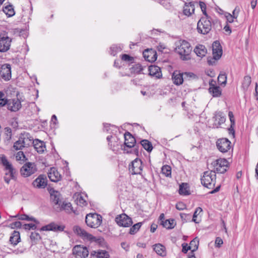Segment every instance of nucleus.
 Returning a JSON list of instances; mask_svg holds the SVG:
<instances>
[{
  "mask_svg": "<svg viewBox=\"0 0 258 258\" xmlns=\"http://www.w3.org/2000/svg\"><path fill=\"white\" fill-rule=\"evenodd\" d=\"M10 104H11V99H8L7 97L3 98L2 99L0 100V109L6 106L7 107Z\"/></svg>",
  "mask_w": 258,
  "mask_h": 258,
  "instance_id": "47",
  "label": "nucleus"
},
{
  "mask_svg": "<svg viewBox=\"0 0 258 258\" xmlns=\"http://www.w3.org/2000/svg\"><path fill=\"white\" fill-rule=\"evenodd\" d=\"M0 75L6 81L10 80L12 77L11 66L9 63H5L0 67Z\"/></svg>",
  "mask_w": 258,
  "mask_h": 258,
  "instance_id": "16",
  "label": "nucleus"
},
{
  "mask_svg": "<svg viewBox=\"0 0 258 258\" xmlns=\"http://www.w3.org/2000/svg\"><path fill=\"white\" fill-rule=\"evenodd\" d=\"M102 222V216L97 213L87 214L85 218V223L91 228L99 226Z\"/></svg>",
  "mask_w": 258,
  "mask_h": 258,
  "instance_id": "5",
  "label": "nucleus"
},
{
  "mask_svg": "<svg viewBox=\"0 0 258 258\" xmlns=\"http://www.w3.org/2000/svg\"><path fill=\"white\" fill-rule=\"evenodd\" d=\"M148 75L157 79L162 78V74L160 67L156 65H150L148 67Z\"/></svg>",
  "mask_w": 258,
  "mask_h": 258,
  "instance_id": "21",
  "label": "nucleus"
},
{
  "mask_svg": "<svg viewBox=\"0 0 258 258\" xmlns=\"http://www.w3.org/2000/svg\"><path fill=\"white\" fill-rule=\"evenodd\" d=\"M21 241L20 233L18 231L14 230L10 237L9 242L15 246Z\"/></svg>",
  "mask_w": 258,
  "mask_h": 258,
  "instance_id": "28",
  "label": "nucleus"
},
{
  "mask_svg": "<svg viewBox=\"0 0 258 258\" xmlns=\"http://www.w3.org/2000/svg\"><path fill=\"white\" fill-rule=\"evenodd\" d=\"M175 207L178 210L181 211L185 209L186 205L182 202H179L176 204Z\"/></svg>",
  "mask_w": 258,
  "mask_h": 258,
  "instance_id": "60",
  "label": "nucleus"
},
{
  "mask_svg": "<svg viewBox=\"0 0 258 258\" xmlns=\"http://www.w3.org/2000/svg\"><path fill=\"white\" fill-rule=\"evenodd\" d=\"M227 76L225 72H220L218 77V83L222 87H225L227 84Z\"/></svg>",
  "mask_w": 258,
  "mask_h": 258,
  "instance_id": "34",
  "label": "nucleus"
},
{
  "mask_svg": "<svg viewBox=\"0 0 258 258\" xmlns=\"http://www.w3.org/2000/svg\"><path fill=\"white\" fill-rule=\"evenodd\" d=\"M1 156L0 164L2 165L4 167L5 170L8 171V172L5 173V175H9L10 177L11 178H12V180H14L15 181H17V170L14 167L12 164L8 161V159L5 155L2 154Z\"/></svg>",
  "mask_w": 258,
  "mask_h": 258,
  "instance_id": "3",
  "label": "nucleus"
},
{
  "mask_svg": "<svg viewBox=\"0 0 258 258\" xmlns=\"http://www.w3.org/2000/svg\"><path fill=\"white\" fill-rule=\"evenodd\" d=\"M73 230L74 232L78 236L82 237L84 240H87L90 233H88L84 229L81 228L78 225L73 226Z\"/></svg>",
  "mask_w": 258,
  "mask_h": 258,
  "instance_id": "23",
  "label": "nucleus"
},
{
  "mask_svg": "<svg viewBox=\"0 0 258 258\" xmlns=\"http://www.w3.org/2000/svg\"><path fill=\"white\" fill-rule=\"evenodd\" d=\"M161 172L166 177L171 176V168L170 166L166 165H163L161 168Z\"/></svg>",
  "mask_w": 258,
  "mask_h": 258,
  "instance_id": "41",
  "label": "nucleus"
},
{
  "mask_svg": "<svg viewBox=\"0 0 258 258\" xmlns=\"http://www.w3.org/2000/svg\"><path fill=\"white\" fill-rule=\"evenodd\" d=\"M30 238L32 242L31 246L37 244L38 241L42 240L41 236L39 233L36 231L31 232Z\"/></svg>",
  "mask_w": 258,
  "mask_h": 258,
  "instance_id": "35",
  "label": "nucleus"
},
{
  "mask_svg": "<svg viewBox=\"0 0 258 258\" xmlns=\"http://www.w3.org/2000/svg\"><path fill=\"white\" fill-rule=\"evenodd\" d=\"M37 171L35 162H27L20 168V173L22 176L27 177L35 173Z\"/></svg>",
  "mask_w": 258,
  "mask_h": 258,
  "instance_id": "7",
  "label": "nucleus"
},
{
  "mask_svg": "<svg viewBox=\"0 0 258 258\" xmlns=\"http://www.w3.org/2000/svg\"><path fill=\"white\" fill-rule=\"evenodd\" d=\"M223 241L222 239L220 237H217L215 239V247L220 248L221 245L223 244Z\"/></svg>",
  "mask_w": 258,
  "mask_h": 258,
  "instance_id": "63",
  "label": "nucleus"
},
{
  "mask_svg": "<svg viewBox=\"0 0 258 258\" xmlns=\"http://www.w3.org/2000/svg\"><path fill=\"white\" fill-rule=\"evenodd\" d=\"M237 8V7H236L235 8V9L233 11L232 14H231L230 13H228V12H225V17H226V18L230 17L233 19H236L238 17V14H235V11H236Z\"/></svg>",
  "mask_w": 258,
  "mask_h": 258,
  "instance_id": "57",
  "label": "nucleus"
},
{
  "mask_svg": "<svg viewBox=\"0 0 258 258\" xmlns=\"http://www.w3.org/2000/svg\"><path fill=\"white\" fill-rule=\"evenodd\" d=\"M124 66V63H123L122 61L116 59L114 61L113 66L118 69H120L121 67Z\"/></svg>",
  "mask_w": 258,
  "mask_h": 258,
  "instance_id": "62",
  "label": "nucleus"
},
{
  "mask_svg": "<svg viewBox=\"0 0 258 258\" xmlns=\"http://www.w3.org/2000/svg\"><path fill=\"white\" fill-rule=\"evenodd\" d=\"M235 123H230V127L227 128L229 134L231 135L234 138L235 137Z\"/></svg>",
  "mask_w": 258,
  "mask_h": 258,
  "instance_id": "55",
  "label": "nucleus"
},
{
  "mask_svg": "<svg viewBox=\"0 0 258 258\" xmlns=\"http://www.w3.org/2000/svg\"><path fill=\"white\" fill-rule=\"evenodd\" d=\"M165 215L164 213H161L158 219V223L161 225L162 227H166V222L165 221Z\"/></svg>",
  "mask_w": 258,
  "mask_h": 258,
  "instance_id": "52",
  "label": "nucleus"
},
{
  "mask_svg": "<svg viewBox=\"0 0 258 258\" xmlns=\"http://www.w3.org/2000/svg\"><path fill=\"white\" fill-rule=\"evenodd\" d=\"M144 222V221L140 222L136 224H135L134 225L132 224L129 229L128 233L131 235H134L136 234L138 232V231H139Z\"/></svg>",
  "mask_w": 258,
  "mask_h": 258,
  "instance_id": "37",
  "label": "nucleus"
},
{
  "mask_svg": "<svg viewBox=\"0 0 258 258\" xmlns=\"http://www.w3.org/2000/svg\"><path fill=\"white\" fill-rule=\"evenodd\" d=\"M2 8L3 12L8 18L12 17L15 15V11L13 5L10 2H7Z\"/></svg>",
  "mask_w": 258,
  "mask_h": 258,
  "instance_id": "24",
  "label": "nucleus"
},
{
  "mask_svg": "<svg viewBox=\"0 0 258 258\" xmlns=\"http://www.w3.org/2000/svg\"><path fill=\"white\" fill-rule=\"evenodd\" d=\"M33 146L39 154H42L46 150L45 142L38 139H35L32 142Z\"/></svg>",
  "mask_w": 258,
  "mask_h": 258,
  "instance_id": "22",
  "label": "nucleus"
},
{
  "mask_svg": "<svg viewBox=\"0 0 258 258\" xmlns=\"http://www.w3.org/2000/svg\"><path fill=\"white\" fill-rule=\"evenodd\" d=\"M23 228L26 231H29L31 230H39V228H38L36 224H34L33 223H26L23 225Z\"/></svg>",
  "mask_w": 258,
  "mask_h": 258,
  "instance_id": "43",
  "label": "nucleus"
},
{
  "mask_svg": "<svg viewBox=\"0 0 258 258\" xmlns=\"http://www.w3.org/2000/svg\"><path fill=\"white\" fill-rule=\"evenodd\" d=\"M153 249L159 255L164 257L166 255L165 247L162 244L157 243L153 245Z\"/></svg>",
  "mask_w": 258,
  "mask_h": 258,
  "instance_id": "30",
  "label": "nucleus"
},
{
  "mask_svg": "<svg viewBox=\"0 0 258 258\" xmlns=\"http://www.w3.org/2000/svg\"><path fill=\"white\" fill-rule=\"evenodd\" d=\"M72 253L77 258H86L89 253L88 248L82 245H76L73 248Z\"/></svg>",
  "mask_w": 258,
  "mask_h": 258,
  "instance_id": "13",
  "label": "nucleus"
},
{
  "mask_svg": "<svg viewBox=\"0 0 258 258\" xmlns=\"http://www.w3.org/2000/svg\"><path fill=\"white\" fill-rule=\"evenodd\" d=\"M197 31L199 33L203 35L208 34L212 30V23L209 21H201V19L199 20L197 23Z\"/></svg>",
  "mask_w": 258,
  "mask_h": 258,
  "instance_id": "12",
  "label": "nucleus"
},
{
  "mask_svg": "<svg viewBox=\"0 0 258 258\" xmlns=\"http://www.w3.org/2000/svg\"><path fill=\"white\" fill-rule=\"evenodd\" d=\"M32 218L33 216H30L29 215L26 214H23L20 215V216L19 217V220H25L27 221H31Z\"/></svg>",
  "mask_w": 258,
  "mask_h": 258,
  "instance_id": "58",
  "label": "nucleus"
},
{
  "mask_svg": "<svg viewBox=\"0 0 258 258\" xmlns=\"http://www.w3.org/2000/svg\"><path fill=\"white\" fill-rule=\"evenodd\" d=\"M47 174L49 180L52 182H57L62 179L61 175L58 172L57 169L54 167L50 168Z\"/></svg>",
  "mask_w": 258,
  "mask_h": 258,
  "instance_id": "19",
  "label": "nucleus"
},
{
  "mask_svg": "<svg viewBox=\"0 0 258 258\" xmlns=\"http://www.w3.org/2000/svg\"><path fill=\"white\" fill-rule=\"evenodd\" d=\"M178 53L181 56L182 60H188L191 59L190 53L192 48L188 42L185 40H182L180 46H178Z\"/></svg>",
  "mask_w": 258,
  "mask_h": 258,
  "instance_id": "6",
  "label": "nucleus"
},
{
  "mask_svg": "<svg viewBox=\"0 0 258 258\" xmlns=\"http://www.w3.org/2000/svg\"><path fill=\"white\" fill-rule=\"evenodd\" d=\"M183 75L184 76L183 78L185 80H189L190 78L195 79L197 77V75L192 72H183Z\"/></svg>",
  "mask_w": 258,
  "mask_h": 258,
  "instance_id": "50",
  "label": "nucleus"
},
{
  "mask_svg": "<svg viewBox=\"0 0 258 258\" xmlns=\"http://www.w3.org/2000/svg\"><path fill=\"white\" fill-rule=\"evenodd\" d=\"M121 60L123 63L127 64L128 66L135 63V57L129 54L123 53L120 55Z\"/></svg>",
  "mask_w": 258,
  "mask_h": 258,
  "instance_id": "31",
  "label": "nucleus"
},
{
  "mask_svg": "<svg viewBox=\"0 0 258 258\" xmlns=\"http://www.w3.org/2000/svg\"><path fill=\"white\" fill-rule=\"evenodd\" d=\"M213 56L207 57V63L209 66H213L216 64L217 61L219 60L223 54L222 47L219 40H215L212 44Z\"/></svg>",
  "mask_w": 258,
  "mask_h": 258,
  "instance_id": "2",
  "label": "nucleus"
},
{
  "mask_svg": "<svg viewBox=\"0 0 258 258\" xmlns=\"http://www.w3.org/2000/svg\"><path fill=\"white\" fill-rule=\"evenodd\" d=\"M20 134H22V137H24V141H25L26 139L28 140L29 141L33 142V141H34L33 138L31 136V135L29 133L23 132V133H21Z\"/></svg>",
  "mask_w": 258,
  "mask_h": 258,
  "instance_id": "59",
  "label": "nucleus"
},
{
  "mask_svg": "<svg viewBox=\"0 0 258 258\" xmlns=\"http://www.w3.org/2000/svg\"><path fill=\"white\" fill-rule=\"evenodd\" d=\"M171 79L174 85H182L184 82L183 72H181L180 70H175L172 74Z\"/></svg>",
  "mask_w": 258,
  "mask_h": 258,
  "instance_id": "20",
  "label": "nucleus"
},
{
  "mask_svg": "<svg viewBox=\"0 0 258 258\" xmlns=\"http://www.w3.org/2000/svg\"><path fill=\"white\" fill-rule=\"evenodd\" d=\"M97 258H110L108 252L105 250L98 249Z\"/></svg>",
  "mask_w": 258,
  "mask_h": 258,
  "instance_id": "45",
  "label": "nucleus"
},
{
  "mask_svg": "<svg viewBox=\"0 0 258 258\" xmlns=\"http://www.w3.org/2000/svg\"><path fill=\"white\" fill-rule=\"evenodd\" d=\"M199 3L203 14H205V12H207L206 4L202 1H199Z\"/></svg>",
  "mask_w": 258,
  "mask_h": 258,
  "instance_id": "64",
  "label": "nucleus"
},
{
  "mask_svg": "<svg viewBox=\"0 0 258 258\" xmlns=\"http://www.w3.org/2000/svg\"><path fill=\"white\" fill-rule=\"evenodd\" d=\"M199 245V239L197 237L194 238L189 243V246H191V248L193 246L194 249H198Z\"/></svg>",
  "mask_w": 258,
  "mask_h": 258,
  "instance_id": "53",
  "label": "nucleus"
},
{
  "mask_svg": "<svg viewBox=\"0 0 258 258\" xmlns=\"http://www.w3.org/2000/svg\"><path fill=\"white\" fill-rule=\"evenodd\" d=\"M110 54L115 56L117 52L122 50V48L120 46L113 44L110 47Z\"/></svg>",
  "mask_w": 258,
  "mask_h": 258,
  "instance_id": "44",
  "label": "nucleus"
},
{
  "mask_svg": "<svg viewBox=\"0 0 258 258\" xmlns=\"http://www.w3.org/2000/svg\"><path fill=\"white\" fill-rule=\"evenodd\" d=\"M124 142L121 145V149L123 151L124 154H135L137 157L141 155L143 149L141 148L139 151V144L137 142L135 137L128 131H126L123 135Z\"/></svg>",
  "mask_w": 258,
  "mask_h": 258,
  "instance_id": "1",
  "label": "nucleus"
},
{
  "mask_svg": "<svg viewBox=\"0 0 258 258\" xmlns=\"http://www.w3.org/2000/svg\"><path fill=\"white\" fill-rule=\"evenodd\" d=\"M9 227H10L11 229H19L23 227L22 223L20 221H15L14 222H12L10 224L9 226Z\"/></svg>",
  "mask_w": 258,
  "mask_h": 258,
  "instance_id": "54",
  "label": "nucleus"
},
{
  "mask_svg": "<svg viewBox=\"0 0 258 258\" xmlns=\"http://www.w3.org/2000/svg\"><path fill=\"white\" fill-rule=\"evenodd\" d=\"M209 88L208 91L210 94H211L213 97H219L222 95V89L220 87L217 85L216 81L212 79H210L209 82Z\"/></svg>",
  "mask_w": 258,
  "mask_h": 258,
  "instance_id": "15",
  "label": "nucleus"
},
{
  "mask_svg": "<svg viewBox=\"0 0 258 258\" xmlns=\"http://www.w3.org/2000/svg\"><path fill=\"white\" fill-rule=\"evenodd\" d=\"M61 196L60 193L55 194L53 195L52 198H50V201L54 203L55 205H60V201L59 197Z\"/></svg>",
  "mask_w": 258,
  "mask_h": 258,
  "instance_id": "46",
  "label": "nucleus"
},
{
  "mask_svg": "<svg viewBox=\"0 0 258 258\" xmlns=\"http://www.w3.org/2000/svg\"><path fill=\"white\" fill-rule=\"evenodd\" d=\"M180 216L183 223L191 221V215L190 214L180 213Z\"/></svg>",
  "mask_w": 258,
  "mask_h": 258,
  "instance_id": "51",
  "label": "nucleus"
},
{
  "mask_svg": "<svg viewBox=\"0 0 258 258\" xmlns=\"http://www.w3.org/2000/svg\"><path fill=\"white\" fill-rule=\"evenodd\" d=\"M212 173L211 171H205L201 177V184L209 189L213 188L216 182V175Z\"/></svg>",
  "mask_w": 258,
  "mask_h": 258,
  "instance_id": "4",
  "label": "nucleus"
},
{
  "mask_svg": "<svg viewBox=\"0 0 258 258\" xmlns=\"http://www.w3.org/2000/svg\"><path fill=\"white\" fill-rule=\"evenodd\" d=\"M48 180L46 175L40 174L32 182V185L37 188H45L47 186Z\"/></svg>",
  "mask_w": 258,
  "mask_h": 258,
  "instance_id": "17",
  "label": "nucleus"
},
{
  "mask_svg": "<svg viewBox=\"0 0 258 258\" xmlns=\"http://www.w3.org/2000/svg\"><path fill=\"white\" fill-rule=\"evenodd\" d=\"M194 52L198 56L203 58L207 53V49L205 45L198 44L195 47Z\"/></svg>",
  "mask_w": 258,
  "mask_h": 258,
  "instance_id": "26",
  "label": "nucleus"
},
{
  "mask_svg": "<svg viewBox=\"0 0 258 258\" xmlns=\"http://www.w3.org/2000/svg\"><path fill=\"white\" fill-rule=\"evenodd\" d=\"M199 211V213L202 212L203 211L202 208L199 207L196 209V210L194 213V214L192 215V219L190 221L191 222H194L195 223H199V222L197 221V218L198 215H199L198 212Z\"/></svg>",
  "mask_w": 258,
  "mask_h": 258,
  "instance_id": "49",
  "label": "nucleus"
},
{
  "mask_svg": "<svg viewBox=\"0 0 258 258\" xmlns=\"http://www.w3.org/2000/svg\"><path fill=\"white\" fill-rule=\"evenodd\" d=\"M65 226L63 225H58L54 222H51L49 224L45 225L39 228L40 231H49L62 232L64 231Z\"/></svg>",
  "mask_w": 258,
  "mask_h": 258,
  "instance_id": "14",
  "label": "nucleus"
},
{
  "mask_svg": "<svg viewBox=\"0 0 258 258\" xmlns=\"http://www.w3.org/2000/svg\"><path fill=\"white\" fill-rule=\"evenodd\" d=\"M115 221L119 227H130L133 224L132 218L125 213L116 216Z\"/></svg>",
  "mask_w": 258,
  "mask_h": 258,
  "instance_id": "9",
  "label": "nucleus"
},
{
  "mask_svg": "<svg viewBox=\"0 0 258 258\" xmlns=\"http://www.w3.org/2000/svg\"><path fill=\"white\" fill-rule=\"evenodd\" d=\"M231 141L226 138L217 139L216 145L218 150L222 153H227L231 148Z\"/></svg>",
  "mask_w": 258,
  "mask_h": 258,
  "instance_id": "10",
  "label": "nucleus"
},
{
  "mask_svg": "<svg viewBox=\"0 0 258 258\" xmlns=\"http://www.w3.org/2000/svg\"><path fill=\"white\" fill-rule=\"evenodd\" d=\"M178 193L181 196H189L191 194L188 183L182 182L179 184Z\"/></svg>",
  "mask_w": 258,
  "mask_h": 258,
  "instance_id": "25",
  "label": "nucleus"
},
{
  "mask_svg": "<svg viewBox=\"0 0 258 258\" xmlns=\"http://www.w3.org/2000/svg\"><path fill=\"white\" fill-rule=\"evenodd\" d=\"M128 167L130 170L131 169L132 175L141 174L143 170V161L137 157L130 163Z\"/></svg>",
  "mask_w": 258,
  "mask_h": 258,
  "instance_id": "11",
  "label": "nucleus"
},
{
  "mask_svg": "<svg viewBox=\"0 0 258 258\" xmlns=\"http://www.w3.org/2000/svg\"><path fill=\"white\" fill-rule=\"evenodd\" d=\"M12 38L8 36V32L3 31L0 33V52H5L10 49Z\"/></svg>",
  "mask_w": 258,
  "mask_h": 258,
  "instance_id": "8",
  "label": "nucleus"
},
{
  "mask_svg": "<svg viewBox=\"0 0 258 258\" xmlns=\"http://www.w3.org/2000/svg\"><path fill=\"white\" fill-rule=\"evenodd\" d=\"M217 115H218V123H214L213 124V127H214L215 126L217 128L220 127V125L224 123L226 121V116L223 113V112L219 111L217 113Z\"/></svg>",
  "mask_w": 258,
  "mask_h": 258,
  "instance_id": "36",
  "label": "nucleus"
},
{
  "mask_svg": "<svg viewBox=\"0 0 258 258\" xmlns=\"http://www.w3.org/2000/svg\"><path fill=\"white\" fill-rule=\"evenodd\" d=\"M182 246V250L181 251L183 253H187L188 251L189 250H191V246L188 245V244L187 243H183L181 244Z\"/></svg>",
  "mask_w": 258,
  "mask_h": 258,
  "instance_id": "56",
  "label": "nucleus"
},
{
  "mask_svg": "<svg viewBox=\"0 0 258 258\" xmlns=\"http://www.w3.org/2000/svg\"><path fill=\"white\" fill-rule=\"evenodd\" d=\"M138 144H139V147L141 145L149 153H150L153 149L151 142L147 139H142Z\"/></svg>",
  "mask_w": 258,
  "mask_h": 258,
  "instance_id": "27",
  "label": "nucleus"
},
{
  "mask_svg": "<svg viewBox=\"0 0 258 258\" xmlns=\"http://www.w3.org/2000/svg\"><path fill=\"white\" fill-rule=\"evenodd\" d=\"M17 88L16 87H13L12 85H10L8 88V90L6 91L7 97H12L14 95L15 93H16Z\"/></svg>",
  "mask_w": 258,
  "mask_h": 258,
  "instance_id": "48",
  "label": "nucleus"
},
{
  "mask_svg": "<svg viewBox=\"0 0 258 258\" xmlns=\"http://www.w3.org/2000/svg\"><path fill=\"white\" fill-rule=\"evenodd\" d=\"M221 168L222 167H219V166L218 167H216L214 170H211V172L216 174V173L224 174L227 171L228 169L227 168H223L221 170Z\"/></svg>",
  "mask_w": 258,
  "mask_h": 258,
  "instance_id": "61",
  "label": "nucleus"
},
{
  "mask_svg": "<svg viewBox=\"0 0 258 258\" xmlns=\"http://www.w3.org/2000/svg\"><path fill=\"white\" fill-rule=\"evenodd\" d=\"M87 240L89 241L90 242H95L100 247L109 249V246L108 244L105 240V239L102 236L96 237L90 234V235H89V237Z\"/></svg>",
  "mask_w": 258,
  "mask_h": 258,
  "instance_id": "18",
  "label": "nucleus"
},
{
  "mask_svg": "<svg viewBox=\"0 0 258 258\" xmlns=\"http://www.w3.org/2000/svg\"><path fill=\"white\" fill-rule=\"evenodd\" d=\"M165 221L166 222V227H163L166 228L167 229H172L174 228L176 225L175 219L173 218L166 219Z\"/></svg>",
  "mask_w": 258,
  "mask_h": 258,
  "instance_id": "42",
  "label": "nucleus"
},
{
  "mask_svg": "<svg viewBox=\"0 0 258 258\" xmlns=\"http://www.w3.org/2000/svg\"><path fill=\"white\" fill-rule=\"evenodd\" d=\"M144 68H145V67L142 66L141 63H137L134 65H133L132 67L130 68V71L132 74H144L143 73H142V71L144 70Z\"/></svg>",
  "mask_w": 258,
  "mask_h": 258,
  "instance_id": "33",
  "label": "nucleus"
},
{
  "mask_svg": "<svg viewBox=\"0 0 258 258\" xmlns=\"http://www.w3.org/2000/svg\"><path fill=\"white\" fill-rule=\"evenodd\" d=\"M56 208H53L55 211L57 212H59L60 211H62L63 210L65 211L67 213H70V212L69 211V209L67 208V207H71V203H66L65 202H63L62 204L60 205H58Z\"/></svg>",
  "mask_w": 258,
  "mask_h": 258,
  "instance_id": "38",
  "label": "nucleus"
},
{
  "mask_svg": "<svg viewBox=\"0 0 258 258\" xmlns=\"http://www.w3.org/2000/svg\"><path fill=\"white\" fill-rule=\"evenodd\" d=\"M251 82V79L249 76L244 77L242 83V88L244 91H247Z\"/></svg>",
  "mask_w": 258,
  "mask_h": 258,
  "instance_id": "39",
  "label": "nucleus"
},
{
  "mask_svg": "<svg viewBox=\"0 0 258 258\" xmlns=\"http://www.w3.org/2000/svg\"><path fill=\"white\" fill-rule=\"evenodd\" d=\"M23 101V100H21L13 102L12 105L10 104L7 106V109L11 112H17L20 110L22 107V102Z\"/></svg>",
  "mask_w": 258,
  "mask_h": 258,
  "instance_id": "32",
  "label": "nucleus"
},
{
  "mask_svg": "<svg viewBox=\"0 0 258 258\" xmlns=\"http://www.w3.org/2000/svg\"><path fill=\"white\" fill-rule=\"evenodd\" d=\"M23 135L20 134L18 140L14 143L13 148L16 150H22L25 147V141H24V137H22Z\"/></svg>",
  "mask_w": 258,
  "mask_h": 258,
  "instance_id": "29",
  "label": "nucleus"
},
{
  "mask_svg": "<svg viewBox=\"0 0 258 258\" xmlns=\"http://www.w3.org/2000/svg\"><path fill=\"white\" fill-rule=\"evenodd\" d=\"M153 52H154L153 48H147L143 51V55L146 61L149 62V57L152 55Z\"/></svg>",
  "mask_w": 258,
  "mask_h": 258,
  "instance_id": "40",
  "label": "nucleus"
}]
</instances>
